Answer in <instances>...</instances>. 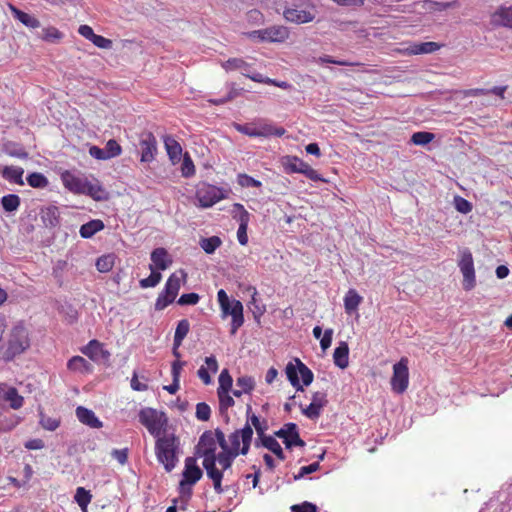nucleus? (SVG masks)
<instances>
[{
    "mask_svg": "<svg viewBox=\"0 0 512 512\" xmlns=\"http://www.w3.org/2000/svg\"><path fill=\"white\" fill-rule=\"evenodd\" d=\"M216 431H205L199 439L196 447V455L203 457L202 465L206 471L207 477L212 480L214 490L217 494H222L223 473L216 467V449H217Z\"/></svg>",
    "mask_w": 512,
    "mask_h": 512,
    "instance_id": "nucleus-1",
    "label": "nucleus"
},
{
    "mask_svg": "<svg viewBox=\"0 0 512 512\" xmlns=\"http://www.w3.org/2000/svg\"><path fill=\"white\" fill-rule=\"evenodd\" d=\"M63 186L74 194L90 196L96 201L105 200L106 192L95 180L90 182L86 177L78 176L69 170H65L60 175Z\"/></svg>",
    "mask_w": 512,
    "mask_h": 512,
    "instance_id": "nucleus-2",
    "label": "nucleus"
},
{
    "mask_svg": "<svg viewBox=\"0 0 512 512\" xmlns=\"http://www.w3.org/2000/svg\"><path fill=\"white\" fill-rule=\"evenodd\" d=\"M179 439L173 433L164 432L156 437L155 452L157 459L164 465L167 472H171L177 462L176 452L179 448Z\"/></svg>",
    "mask_w": 512,
    "mask_h": 512,
    "instance_id": "nucleus-3",
    "label": "nucleus"
},
{
    "mask_svg": "<svg viewBox=\"0 0 512 512\" xmlns=\"http://www.w3.org/2000/svg\"><path fill=\"white\" fill-rule=\"evenodd\" d=\"M29 347V331L23 322H18L10 329L8 333L7 347L3 354V358L6 361H11L16 356L24 353Z\"/></svg>",
    "mask_w": 512,
    "mask_h": 512,
    "instance_id": "nucleus-4",
    "label": "nucleus"
},
{
    "mask_svg": "<svg viewBox=\"0 0 512 512\" xmlns=\"http://www.w3.org/2000/svg\"><path fill=\"white\" fill-rule=\"evenodd\" d=\"M217 300L221 309L222 318L231 316L230 334L235 335L244 323L243 305L239 300H230L226 291L220 289L217 292Z\"/></svg>",
    "mask_w": 512,
    "mask_h": 512,
    "instance_id": "nucleus-5",
    "label": "nucleus"
},
{
    "mask_svg": "<svg viewBox=\"0 0 512 512\" xmlns=\"http://www.w3.org/2000/svg\"><path fill=\"white\" fill-rule=\"evenodd\" d=\"M139 421L155 438L166 432L168 419L164 412L150 407L143 408L139 412Z\"/></svg>",
    "mask_w": 512,
    "mask_h": 512,
    "instance_id": "nucleus-6",
    "label": "nucleus"
},
{
    "mask_svg": "<svg viewBox=\"0 0 512 512\" xmlns=\"http://www.w3.org/2000/svg\"><path fill=\"white\" fill-rule=\"evenodd\" d=\"M253 437V429L246 423L242 429L235 430L228 436L226 450L239 455H247Z\"/></svg>",
    "mask_w": 512,
    "mask_h": 512,
    "instance_id": "nucleus-7",
    "label": "nucleus"
},
{
    "mask_svg": "<svg viewBox=\"0 0 512 512\" xmlns=\"http://www.w3.org/2000/svg\"><path fill=\"white\" fill-rule=\"evenodd\" d=\"M285 372L291 385L298 391H303L298 374L305 386L310 385L314 378L313 372L298 358H295L294 362H289L286 365Z\"/></svg>",
    "mask_w": 512,
    "mask_h": 512,
    "instance_id": "nucleus-8",
    "label": "nucleus"
},
{
    "mask_svg": "<svg viewBox=\"0 0 512 512\" xmlns=\"http://www.w3.org/2000/svg\"><path fill=\"white\" fill-rule=\"evenodd\" d=\"M285 372L291 385L298 391H303L298 374L305 386L310 385L314 378L313 372L298 358H295L294 362H289L286 365Z\"/></svg>",
    "mask_w": 512,
    "mask_h": 512,
    "instance_id": "nucleus-9",
    "label": "nucleus"
},
{
    "mask_svg": "<svg viewBox=\"0 0 512 512\" xmlns=\"http://www.w3.org/2000/svg\"><path fill=\"white\" fill-rule=\"evenodd\" d=\"M408 359L402 357L393 365V374L390 380L391 389L397 394H403L409 385Z\"/></svg>",
    "mask_w": 512,
    "mask_h": 512,
    "instance_id": "nucleus-10",
    "label": "nucleus"
},
{
    "mask_svg": "<svg viewBox=\"0 0 512 512\" xmlns=\"http://www.w3.org/2000/svg\"><path fill=\"white\" fill-rule=\"evenodd\" d=\"M458 267L463 275V289L470 291L476 286V274L474 268V260L469 249L461 251Z\"/></svg>",
    "mask_w": 512,
    "mask_h": 512,
    "instance_id": "nucleus-11",
    "label": "nucleus"
},
{
    "mask_svg": "<svg viewBox=\"0 0 512 512\" xmlns=\"http://www.w3.org/2000/svg\"><path fill=\"white\" fill-rule=\"evenodd\" d=\"M226 191L220 187L203 183L196 191V198L201 207H211L226 198Z\"/></svg>",
    "mask_w": 512,
    "mask_h": 512,
    "instance_id": "nucleus-12",
    "label": "nucleus"
},
{
    "mask_svg": "<svg viewBox=\"0 0 512 512\" xmlns=\"http://www.w3.org/2000/svg\"><path fill=\"white\" fill-rule=\"evenodd\" d=\"M250 38H257L262 42H284L289 37V30L282 25H274L249 33Z\"/></svg>",
    "mask_w": 512,
    "mask_h": 512,
    "instance_id": "nucleus-13",
    "label": "nucleus"
},
{
    "mask_svg": "<svg viewBox=\"0 0 512 512\" xmlns=\"http://www.w3.org/2000/svg\"><path fill=\"white\" fill-rule=\"evenodd\" d=\"M274 435L283 440V443L287 449H291L295 446H305V442L301 439L298 432V427L295 423L284 424L281 429L275 431Z\"/></svg>",
    "mask_w": 512,
    "mask_h": 512,
    "instance_id": "nucleus-14",
    "label": "nucleus"
},
{
    "mask_svg": "<svg viewBox=\"0 0 512 512\" xmlns=\"http://www.w3.org/2000/svg\"><path fill=\"white\" fill-rule=\"evenodd\" d=\"M182 475L183 479L180 481V487L182 489H184L186 485H195L202 478L203 472L197 465L194 457H187L185 459V466Z\"/></svg>",
    "mask_w": 512,
    "mask_h": 512,
    "instance_id": "nucleus-15",
    "label": "nucleus"
},
{
    "mask_svg": "<svg viewBox=\"0 0 512 512\" xmlns=\"http://www.w3.org/2000/svg\"><path fill=\"white\" fill-rule=\"evenodd\" d=\"M141 162H152L157 154V140L152 132H145L140 137Z\"/></svg>",
    "mask_w": 512,
    "mask_h": 512,
    "instance_id": "nucleus-16",
    "label": "nucleus"
},
{
    "mask_svg": "<svg viewBox=\"0 0 512 512\" xmlns=\"http://www.w3.org/2000/svg\"><path fill=\"white\" fill-rule=\"evenodd\" d=\"M216 435L218 444L222 449V451L216 455V461H218L219 465L221 466V469L219 470L223 473L225 470L231 468L233 461L237 456H239V454L226 450L227 441L225 434L220 429H216Z\"/></svg>",
    "mask_w": 512,
    "mask_h": 512,
    "instance_id": "nucleus-17",
    "label": "nucleus"
},
{
    "mask_svg": "<svg viewBox=\"0 0 512 512\" xmlns=\"http://www.w3.org/2000/svg\"><path fill=\"white\" fill-rule=\"evenodd\" d=\"M327 403V394L325 392H314L311 403L307 407L301 408L302 413L311 420L318 419L321 415L322 409L327 405Z\"/></svg>",
    "mask_w": 512,
    "mask_h": 512,
    "instance_id": "nucleus-18",
    "label": "nucleus"
},
{
    "mask_svg": "<svg viewBox=\"0 0 512 512\" xmlns=\"http://www.w3.org/2000/svg\"><path fill=\"white\" fill-rule=\"evenodd\" d=\"M233 208L234 210H237L239 212V215L236 216L239 222V227L237 230V239L241 245L245 246L248 243L247 228L250 220V214L240 203H235L233 205Z\"/></svg>",
    "mask_w": 512,
    "mask_h": 512,
    "instance_id": "nucleus-19",
    "label": "nucleus"
},
{
    "mask_svg": "<svg viewBox=\"0 0 512 512\" xmlns=\"http://www.w3.org/2000/svg\"><path fill=\"white\" fill-rule=\"evenodd\" d=\"M81 352L92 361L108 360L111 356L110 352L104 349L103 343L96 339L90 340L86 346L81 348Z\"/></svg>",
    "mask_w": 512,
    "mask_h": 512,
    "instance_id": "nucleus-20",
    "label": "nucleus"
},
{
    "mask_svg": "<svg viewBox=\"0 0 512 512\" xmlns=\"http://www.w3.org/2000/svg\"><path fill=\"white\" fill-rule=\"evenodd\" d=\"M252 407L250 405H247L246 414H247V422L249 423L251 428H254L257 433V439L255 441V446L259 447V442L267 437L266 431L268 430V422L266 419H260L255 414H251Z\"/></svg>",
    "mask_w": 512,
    "mask_h": 512,
    "instance_id": "nucleus-21",
    "label": "nucleus"
},
{
    "mask_svg": "<svg viewBox=\"0 0 512 512\" xmlns=\"http://www.w3.org/2000/svg\"><path fill=\"white\" fill-rule=\"evenodd\" d=\"M284 18L288 22L295 24H304L312 22L315 15L311 11L300 9L299 7H289L283 12Z\"/></svg>",
    "mask_w": 512,
    "mask_h": 512,
    "instance_id": "nucleus-22",
    "label": "nucleus"
},
{
    "mask_svg": "<svg viewBox=\"0 0 512 512\" xmlns=\"http://www.w3.org/2000/svg\"><path fill=\"white\" fill-rule=\"evenodd\" d=\"M490 24L493 27H507L512 29V5L501 6L490 16Z\"/></svg>",
    "mask_w": 512,
    "mask_h": 512,
    "instance_id": "nucleus-23",
    "label": "nucleus"
},
{
    "mask_svg": "<svg viewBox=\"0 0 512 512\" xmlns=\"http://www.w3.org/2000/svg\"><path fill=\"white\" fill-rule=\"evenodd\" d=\"M204 362L206 366H201L197 371V375L205 385H209L212 383L210 372L212 374L217 373L219 365L214 355L206 357Z\"/></svg>",
    "mask_w": 512,
    "mask_h": 512,
    "instance_id": "nucleus-24",
    "label": "nucleus"
},
{
    "mask_svg": "<svg viewBox=\"0 0 512 512\" xmlns=\"http://www.w3.org/2000/svg\"><path fill=\"white\" fill-rule=\"evenodd\" d=\"M186 277H187V274L182 269L172 273L169 276L164 288L167 290V292H168V294H170V296L177 297L178 292L181 288V283L186 281Z\"/></svg>",
    "mask_w": 512,
    "mask_h": 512,
    "instance_id": "nucleus-25",
    "label": "nucleus"
},
{
    "mask_svg": "<svg viewBox=\"0 0 512 512\" xmlns=\"http://www.w3.org/2000/svg\"><path fill=\"white\" fill-rule=\"evenodd\" d=\"M151 261L153 269L166 270L172 263L167 250L165 248H156L151 253Z\"/></svg>",
    "mask_w": 512,
    "mask_h": 512,
    "instance_id": "nucleus-26",
    "label": "nucleus"
},
{
    "mask_svg": "<svg viewBox=\"0 0 512 512\" xmlns=\"http://www.w3.org/2000/svg\"><path fill=\"white\" fill-rule=\"evenodd\" d=\"M76 416L81 423L91 428H101L103 426V423L98 419L95 413L83 406L76 408Z\"/></svg>",
    "mask_w": 512,
    "mask_h": 512,
    "instance_id": "nucleus-27",
    "label": "nucleus"
},
{
    "mask_svg": "<svg viewBox=\"0 0 512 512\" xmlns=\"http://www.w3.org/2000/svg\"><path fill=\"white\" fill-rule=\"evenodd\" d=\"M163 142L167 155L173 164L180 161L182 155V147L179 142L170 135L163 137Z\"/></svg>",
    "mask_w": 512,
    "mask_h": 512,
    "instance_id": "nucleus-28",
    "label": "nucleus"
},
{
    "mask_svg": "<svg viewBox=\"0 0 512 512\" xmlns=\"http://www.w3.org/2000/svg\"><path fill=\"white\" fill-rule=\"evenodd\" d=\"M441 48V45L436 42H422L413 43L405 49L409 55L429 54Z\"/></svg>",
    "mask_w": 512,
    "mask_h": 512,
    "instance_id": "nucleus-29",
    "label": "nucleus"
},
{
    "mask_svg": "<svg viewBox=\"0 0 512 512\" xmlns=\"http://www.w3.org/2000/svg\"><path fill=\"white\" fill-rule=\"evenodd\" d=\"M9 10L13 14V16L19 20L23 25L29 28H39L40 27V21L35 18L34 16H31L30 14L21 11L17 7H15L12 4H8Z\"/></svg>",
    "mask_w": 512,
    "mask_h": 512,
    "instance_id": "nucleus-30",
    "label": "nucleus"
},
{
    "mask_svg": "<svg viewBox=\"0 0 512 512\" xmlns=\"http://www.w3.org/2000/svg\"><path fill=\"white\" fill-rule=\"evenodd\" d=\"M334 364L341 368L345 369L349 365V347L346 342H340L339 346H337L333 353Z\"/></svg>",
    "mask_w": 512,
    "mask_h": 512,
    "instance_id": "nucleus-31",
    "label": "nucleus"
},
{
    "mask_svg": "<svg viewBox=\"0 0 512 512\" xmlns=\"http://www.w3.org/2000/svg\"><path fill=\"white\" fill-rule=\"evenodd\" d=\"M283 167L286 173H304L308 163L296 156H287L283 159Z\"/></svg>",
    "mask_w": 512,
    "mask_h": 512,
    "instance_id": "nucleus-32",
    "label": "nucleus"
},
{
    "mask_svg": "<svg viewBox=\"0 0 512 512\" xmlns=\"http://www.w3.org/2000/svg\"><path fill=\"white\" fill-rule=\"evenodd\" d=\"M104 223L100 219H93L80 227L79 233L82 238L88 239L93 237L97 232L103 230Z\"/></svg>",
    "mask_w": 512,
    "mask_h": 512,
    "instance_id": "nucleus-33",
    "label": "nucleus"
},
{
    "mask_svg": "<svg viewBox=\"0 0 512 512\" xmlns=\"http://www.w3.org/2000/svg\"><path fill=\"white\" fill-rule=\"evenodd\" d=\"M60 213L56 206H48L41 210V219L45 226L56 227L59 224Z\"/></svg>",
    "mask_w": 512,
    "mask_h": 512,
    "instance_id": "nucleus-34",
    "label": "nucleus"
},
{
    "mask_svg": "<svg viewBox=\"0 0 512 512\" xmlns=\"http://www.w3.org/2000/svg\"><path fill=\"white\" fill-rule=\"evenodd\" d=\"M362 300L363 298L355 289H349L344 297V308L346 313L351 314L357 311Z\"/></svg>",
    "mask_w": 512,
    "mask_h": 512,
    "instance_id": "nucleus-35",
    "label": "nucleus"
},
{
    "mask_svg": "<svg viewBox=\"0 0 512 512\" xmlns=\"http://www.w3.org/2000/svg\"><path fill=\"white\" fill-rule=\"evenodd\" d=\"M257 126L259 137H281L286 133V130L283 127H277L264 121L259 122Z\"/></svg>",
    "mask_w": 512,
    "mask_h": 512,
    "instance_id": "nucleus-36",
    "label": "nucleus"
},
{
    "mask_svg": "<svg viewBox=\"0 0 512 512\" xmlns=\"http://www.w3.org/2000/svg\"><path fill=\"white\" fill-rule=\"evenodd\" d=\"M259 446H263L271 451L279 460L286 459L282 447L273 436H267L259 442Z\"/></svg>",
    "mask_w": 512,
    "mask_h": 512,
    "instance_id": "nucleus-37",
    "label": "nucleus"
},
{
    "mask_svg": "<svg viewBox=\"0 0 512 512\" xmlns=\"http://www.w3.org/2000/svg\"><path fill=\"white\" fill-rule=\"evenodd\" d=\"M24 170L21 167L5 166L2 170V176L10 182L23 185Z\"/></svg>",
    "mask_w": 512,
    "mask_h": 512,
    "instance_id": "nucleus-38",
    "label": "nucleus"
},
{
    "mask_svg": "<svg viewBox=\"0 0 512 512\" xmlns=\"http://www.w3.org/2000/svg\"><path fill=\"white\" fill-rule=\"evenodd\" d=\"M222 67L227 71L239 70L243 75L247 74L250 65L241 58H230L222 64Z\"/></svg>",
    "mask_w": 512,
    "mask_h": 512,
    "instance_id": "nucleus-39",
    "label": "nucleus"
},
{
    "mask_svg": "<svg viewBox=\"0 0 512 512\" xmlns=\"http://www.w3.org/2000/svg\"><path fill=\"white\" fill-rule=\"evenodd\" d=\"M67 368L74 372H90L92 369L91 364L81 356H73L67 362Z\"/></svg>",
    "mask_w": 512,
    "mask_h": 512,
    "instance_id": "nucleus-40",
    "label": "nucleus"
},
{
    "mask_svg": "<svg viewBox=\"0 0 512 512\" xmlns=\"http://www.w3.org/2000/svg\"><path fill=\"white\" fill-rule=\"evenodd\" d=\"M506 505L501 500V494L498 493L492 496L486 503L480 512H505Z\"/></svg>",
    "mask_w": 512,
    "mask_h": 512,
    "instance_id": "nucleus-41",
    "label": "nucleus"
},
{
    "mask_svg": "<svg viewBox=\"0 0 512 512\" xmlns=\"http://www.w3.org/2000/svg\"><path fill=\"white\" fill-rule=\"evenodd\" d=\"M4 401L9 402L10 407L15 410L21 408L24 404V398L19 395L17 389L14 387L8 388L7 392L5 393Z\"/></svg>",
    "mask_w": 512,
    "mask_h": 512,
    "instance_id": "nucleus-42",
    "label": "nucleus"
},
{
    "mask_svg": "<svg viewBox=\"0 0 512 512\" xmlns=\"http://www.w3.org/2000/svg\"><path fill=\"white\" fill-rule=\"evenodd\" d=\"M200 247L207 254H213L216 249L222 245V240L218 236H211L208 238H202L199 242Z\"/></svg>",
    "mask_w": 512,
    "mask_h": 512,
    "instance_id": "nucleus-43",
    "label": "nucleus"
},
{
    "mask_svg": "<svg viewBox=\"0 0 512 512\" xmlns=\"http://www.w3.org/2000/svg\"><path fill=\"white\" fill-rule=\"evenodd\" d=\"M219 386L217 392L225 393L232 390L233 379L228 369H223L218 378Z\"/></svg>",
    "mask_w": 512,
    "mask_h": 512,
    "instance_id": "nucleus-44",
    "label": "nucleus"
},
{
    "mask_svg": "<svg viewBox=\"0 0 512 512\" xmlns=\"http://www.w3.org/2000/svg\"><path fill=\"white\" fill-rule=\"evenodd\" d=\"M26 179L27 183L33 188H46L49 184L47 177L40 172H32Z\"/></svg>",
    "mask_w": 512,
    "mask_h": 512,
    "instance_id": "nucleus-45",
    "label": "nucleus"
},
{
    "mask_svg": "<svg viewBox=\"0 0 512 512\" xmlns=\"http://www.w3.org/2000/svg\"><path fill=\"white\" fill-rule=\"evenodd\" d=\"M1 204L6 212L16 211L20 206V197L16 194H8L2 197Z\"/></svg>",
    "mask_w": 512,
    "mask_h": 512,
    "instance_id": "nucleus-46",
    "label": "nucleus"
},
{
    "mask_svg": "<svg viewBox=\"0 0 512 512\" xmlns=\"http://www.w3.org/2000/svg\"><path fill=\"white\" fill-rule=\"evenodd\" d=\"M63 38V33L60 32L56 27L49 26L43 28L41 39L46 42L55 43Z\"/></svg>",
    "mask_w": 512,
    "mask_h": 512,
    "instance_id": "nucleus-47",
    "label": "nucleus"
},
{
    "mask_svg": "<svg viewBox=\"0 0 512 512\" xmlns=\"http://www.w3.org/2000/svg\"><path fill=\"white\" fill-rule=\"evenodd\" d=\"M190 331V323L187 319H182L178 322L175 334H174V340L177 342H183L185 337L188 335Z\"/></svg>",
    "mask_w": 512,
    "mask_h": 512,
    "instance_id": "nucleus-48",
    "label": "nucleus"
},
{
    "mask_svg": "<svg viewBox=\"0 0 512 512\" xmlns=\"http://www.w3.org/2000/svg\"><path fill=\"white\" fill-rule=\"evenodd\" d=\"M149 268L151 270V274L147 278L140 280V286L142 288L155 287L161 281V278H162L161 273L158 271H155L153 269V265H150Z\"/></svg>",
    "mask_w": 512,
    "mask_h": 512,
    "instance_id": "nucleus-49",
    "label": "nucleus"
},
{
    "mask_svg": "<svg viewBox=\"0 0 512 512\" xmlns=\"http://www.w3.org/2000/svg\"><path fill=\"white\" fill-rule=\"evenodd\" d=\"M426 4L428 5L429 9L435 12H442L447 9L459 7V2L456 0L451 2H437L432 0H426Z\"/></svg>",
    "mask_w": 512,
    "mask_h": 512,
    "instance_id": "nucleus-50",
    "label": "nucleus"
},
{
    "mask_svg": "<svg viewBox=\"0 0 512 512\" xmlns=\"http://www.w3.org/2000/svg\"><path fill=\"white\" fill-rule=\"evenodd\" d=\"M91 494L89 491H87L85 488L83 487H78L76 489V493H75V496H74V499L76 501V503L82 508V509H86L88 504L90 503L91 501Z\"/></svg>",
    "mask_w": 512,
    "mask_h": 512,
    "instance_id": "nucleus-51",
    "label": "nucleus"
},
{
    "mask_svg": "<svg viewBox=\"0 0 512 512\" xmlns=\"http://www.w3.org/2000/svg\"><path fill=\"white\" fill-rule=\"evenodd\" d=\"M176 299L175 296H170L167 290L164 288L163 291L158 295L155 302V309L161 311L165 309L168 305L174 302Z\"/></svg>",
    "mask_w": 512,
    "mask_h": 512,
    "instance_id": "nucleus-52",
    "label": "nucleus"
},
{
    "mask_svg": "<svg viewBox=\"0 0 512 512\" xmlns=\"http://www.w3.org/2000/svg\"><path fill=\"white\" fill-rule=\"evenodd\" d=\"M114 266V257L112 255H104L97 259L96 268L99 272H109Z\"/></svg>",
    "mask_w": 512,
    "mask_h": 512,
    "instance_id": "nucleus-53",
    "label": "nucleus"
},
{
    "mask_svg": "<svg viewBox=\"0 0 512 512\" xmlns=\"http://www.w3.org/2000/svg\"><path fill=\"white\" fill-rule=\"evenodd\" d=\"M39 423L43 429L48 431H55L60 426V419L49 417L40 412Z\"/></svg>",
    "mask_w": 512,
    "mask_h": 512,
    "instance_id": "nucleus-54",
    "label": "nucleus"
},
{
    "mask_svg": "<svg viewBox=\"0 0 512 512\" xmlns=\"http://www.w3.org/2000/svg\"><path fill=\"white\" fill-rule=\"evenodd\" d=\"M434 134L431 132L420 131L415 132L411 137V142L415 145L424 146L434 139Z\"/></svg>",
    "mask_w": 512,
    "mask_h": 512,
    "instance_id": "nucleus-55",
    "label": "nucleus"
},
{
    "mask_svg": "<svg viewBox=\"0 0 512 512\" xmlns=\"http://www.w3.org/2000/svg\"><path fill=\"white\" fill-rule=\"evenodd\" d=\"M181 173L183 177L189 178L195 174V166L189 153H185L181 165Z\"/></svg>",
    "mask_w": 512,
    "mask_h": 512,
    "instance_id": "nucleus-56",
    "label": "nucleus"
},
{
    "mask_svg": "<svg viewBox=\"0 0 512 512\" xmlns=\"http://www.w3.org/2000/svg\"><path fill=\"white\" fill-rule=\"evenodd\" d=\"M104 151H105L107 158L111 159V158L121 155L122 147L116 140L110 139L107 141Z\"/></svg>",
    "mask_w": 512,
    "mask_h": 512,
    "instance_id": "nucleus-57",
    "label": "nucleus"
},
{
    "mask_svg": "<svg viewBox=\"0 0 512 512\" xmlns=\"http://www.w3.org/2000/svg\"><path fill=\"white\" fill-rule=\"evenodd\" d=\"M317 63L323 64V63H330V64H336L340 66H363L362 63L359 62H350L347 60H336L332 56L324 55L319 57L316 60Z\"/></svg>",
    "mask_w": 512,
    "mask_h": 512,
    "instance_id": "nucleus-58",
    "label": "nucleus"
},
{
    "mask_svg": "<svg viewBox=\"0 0 512 512\" xmlns=\"http://www.w3.org/2000/svg\"><path fill=\"white\" fill-rule=\"evenodd\" d=\"M236 384L244 391V393L247 394L251 393L255 388V381L253 377L247 375L238 377Z\"/></svg>",
    "mask_w": 512,
    "mask_h": 512,
    "instance_id": "nucleus-59",
    "label": "nucleus"
},
{
    "mask_svg": "<svg viewBox=\"0 0 512 512\" xmlns=\"http://www.w3.org/2000/svg\"><path fill=\"white\" fill-rule=\"evenodd\" d=\"M234 127L238 132L244 135H247L249 137H259L258 126L256 124H235Z\"/></svg>",
    "mask_w": 512,
    "mask_h": 512,
    "instance_id": "nucleus-60",
    "label": "nucleus"
},
{
    "mask_svg": "<svg viewBox=\"0 0 512 512\" xmlns=\"http://www.w3.org/2000/svg\"><path fill=\"white\" fill-rule=\"evenodd\" d=\"M229 393L230 392H225V393L217 392L218 399H219V408H220L221 412L228 410L230 407L234 406V404H235L233 397Z\"/></svg>",
    "mask_w": 512,
    "mask_h": 512,
    "instance_id": "nucleus-61",
    "label": "nucleus"
},
{
    "mask_svg": "<svg viewBox=\"0 0 512 512\" xmlns=\"http://www.w3.org/2000/svg\"><path fill=\"white\" fill-rule=\"evenodd\" d=\"M238 184L242 187H256L259 188L262 186V183L259 180L254 179L253 177L241 173L237 176Z\"/></svg>",
    "mask_w": 512,
    "mask_h": 512,
    "instance_id": "nucleus-62",
    "label": "nucleus"
},
{
    "mask_svg": "<svg viewBox=\"0 0 512 512\" xmlns=\"http://www.w3.org/2000/svg\"><path fill=\"white\" fill-rule=\"evenodd\" d=\"M211 416V409L205 402H200L196 405V417L201 421H208Z\"/></svg>",
    "mask_w": 512,
    "mask_h": 512,
    "instance_id": "nucleus-63",
    "label": "nucleus"
},
{
    "mask_svg": "<svg viewBox=\"0 0 512 512\" xmlns=\"http://www.w3.org/2000/svg\"><path fill=\"white\" fill-rule=\"evenodd\" d=\"M293 512H317L318 507L311 502H303L301 504H295L291 507Z\"/></svg>",
    "mask_w": 512,
    "mask_h": 512,
    "instance_id": "nucleus-64",
    "label": "nucleus"
}]
</instances>
